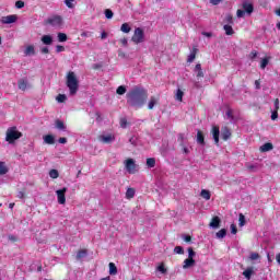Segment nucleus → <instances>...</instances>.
I'll return each mask as SVG.
<instances>
[{
    "instance_id": "obj_57",
    "label": "nucleus",
    "mask_w": 280,
    "mask_h": 280,
    "mask_svg": "<svg viewBox=\"0 0 280 280\" xmlns=\"http://www.w3.org/2000/svg\"><path fill=\"white\" fill-rule=\"evenodd\" d=\"M106 38H108V33H106V31H103L101 34V39L106 40Z\"/></svg>"
},
{
    "instance_id": "obj_40",
    "label": "nucleus",
    "mask_w": 280,
    "mask_h": 280,
    "mask_svg": "<svg viewBox=\"0 0 280 280\" xmlns=\"http://www.w3.org/2000/svg\"><path fill=\"white\" fill-rule=\"evenodd\" d=\"M86 255H88L86 249H80V250L77 253V259H82V258L86 257Z\"/></svg>"
},
{
    "instance_id": "obj_47",
    "label": "nucleus",
    "mask_w": 280,
    "mask_h": 280,
    "mask_svg": "<svg viewBox=\"0 0 280 280\" xmlns=\"http://www.w3.org/2000/svg\"><path fill=\"white\" fill-rule=\"evenodd\" d=\"M15 8H18V10L25 8V2H23L22 0H18L15 2Z\"/></svg>"
},
{
    "instance_id": "obj_48",
    "label": "nucleus",
    "mask_w": 280,
    "mask_h": 280,
    "mask_svg": "<svg viewBox=\"0 0 280 280\" xmlns=\"http://www.w3.org/2000/svg\"><path fill=\"white\" fill-rule=\"evenodd\" d=\"M105 16H106V19H113V16H114L113 10L106 9Z\"/></svg>"
},
{
    "instance_id": "obj_41",
    "label": "nucleus",
    "mask_w": 280,
    "mask_h": 280,
    "mask_svg": "<svg viewBox=\"0 0 280 280\" xmlns=\"http://www.w3.org/2000/svg\"><path fill=\"white\" fill-rule=\"evenodd\" d=\"M57 102H59V104H65V102H67V95L65 94H59L56 97Z\"/></svg>"
},
{
    "instance_id": "obj_54",
    "label": "nucleus",
    "mask_w": 280,
    "mask_h": 280,
    "mask_svg": "<svg viewBox=\"0 0 280 280\" xmlns=\"http://www.w3.org/2000/svg\"><path fill=\"white\" fill-rule=\"evenodd\" d=\"M225 21H226V23H229L230 25H233V15H226V16H225Z\"/></svg>"
},
{
    "instance_id": "obj_61",
    "label": "nucleus",
    "mask_w": 280,
    "mask_h": 280,
    "mask_svg": "<svg viewBox=\"0 0 280 280\" xmlns=\"http://www.w3.org/2000/svg\"><path fill=\"white\" fill-rule=\"evenodd\" d=\"M42 54H49V48L48 47H43L40 49Z\"/></svg>"
},
{
    "instance_id": "obj_27",
    "label": "nucleus",
    "mask_w": 280,
    "mask_h": 280,
    "mask_svg": "<svg viewBox=\"0 0 280 280\" xmlns=\"http://www.w3.org/2000/svg\"><path fill=\"white\" fill-rule=\"evenodd\" d=\"M132 27H130V24L128 23H124L121 26H120V31L124 32V34H130Z\"/></svg>"
},
{
    "instance_id": "obj_43",
    "label": "nucleus",
    "mask_w": 280,
    "mask_h": 280,
    "mask_svg": "<svg viewBox=\"0 0 280 280\" xmlns=\"http://www.w3.org/2000/svg\"><path fill=\"white\" fill-rule=\"evenodd\" d=\"M49 176H50V178H58V176H60V174L58 173V170L52 168L49 171Z\"/></svg>"
},
{
    "instance_id": "obj_8",
    "label": "nucleus",
    "mask_w": 280,
    "mask_h": 280,
    "mask_svg": "<svg viewBox=\"0 0 280 280\" xmlns=\"http://www.w3.org/2000/svg\"><path fill=\"white\" fill-rule=\"evenodd\" d=\"M67 191H68L67 187H63V188L56 191L57 202L59 205H66L67 203V197H66Z\"/></svg>"
},
{
    "instance_id": "obj_53",
    "label": "nucleus",
    "mask_w": 280,
    "mask_h": 280,
    "mask_svg": "<svg viewBox=\"0 0 280 280\" xmlns=\"http://www.w3.org/2000/svg\"><path fill=\"white\" fill-rule=\"evenodd\" d=\"M226 117H229V119H233V118H234V116H233V109L229 108V109L226 110Z\"/></svg>"
},
{
    "instance_id": "obj_14",
    "label": "nucleus",
    "mask_w": 280,
    "mask_h": 280,
    "mask_svg": "<svg viewBox=\"0 0 280 280\" xmlns=\"http://www.w3.org/2000/svg\"><path fill=\"white\" fill-rule=\"evenodd\" d=\"M196 56H198V47L194 46L187 58V62H194V60H196Z\"/></svg>"
},
{
    "instance_id": "obj_36",
    "label": "nucleus",
    "mask_w": 280,
    "mask_h": 280,
    "mask_svg": "<svg viewBox=\"0 0 280 280\" xmlns=\"http://www.w3.org/2000/svg\"><path fill=\"white\" fill-rule=\"evenodd\" d=\"M185 95V92H183V90L178 89L176 92V96L175 100H177V102H183V96Z\"/></svg>"
},
{
    "instance_id": "obj_30",
    "label": "nucleus",
    "mask_w": 280,
    "mask_h": 280,
    "mask_svg": "<svg viewBox=\"0 0 280 280\" xmlns=\"http://www.w3.org/2000/svg\"><path fill=\"white\" fill-rule=\"evenodd\" d=\"M135 188H128L126 191V198L127 200H131V198H135Z\"/></svg>"
},
{
    "instance_id": "obj_19",
    "label": "nucleus",
    "mask_w": 280,
    "mask_h": 280,
    "mask_svg": "<svg viewBox=\"0 0 280 280\" xmlns=\"http://www.w3.org/2000/svg\"><path fill=\"white\" fill-rule=\"evenodd\" d=\"M275 145H272L271 142H266L260 147V152H270V150H273Z\"/></svg>"
},
{
    "instance_id": "obj_31",
    "label": "nucleus",
    "mask_w": 280,
    "mask_h": 280,
    "mask_svg": "<svg viewBox=\"0 0 280 280\" xmlns=\"http://www.w3.org/2000/svg\"><path fill=\"white\" fill-rule=\"evenodd\" d=\"M238 226H246V217L244 213L238 214Z\"/></svg>"
},
{
    "instance_id": "obj_6",
    "label": "nucleus",
    "mask_w": 280,
    "mask_h": 280,
    "mask_svg": "<svg viewBox=\"0 0 280 280\" xmlns=\"http://www.w3.org/2000/svg\"><path fill=\"white\" fill-rule=\"evenodd\" d=\"M45 25H51L52 27H61L62 25V16L52 15L45 20Z\"/></svg>"
},
{
    "instance_id": "obj_16",
    "label": "nucleus",
    "mask_w": 280,
    "mask_h": 280,
    "mask_svg": "<svg viewBox=\"0 0 280 280\" xmlns=\"http://www.w3.org/2000/svg\"><path fill=\"white\" fill-rule=\"evenodd\" d=\"M222 221L220 220V217H213L211 222H210V226L211 229H220V223Z\"/></svg>"
},
{
    "instance_id": "obj_52",
    "label": "nucleus",
    "mask_w": 280,
    "mask_h": 280,
    "mask_svg": "<svg viewBox=\"0 0 280 280\" xmlns=\"http://www.w3.org/2000/svg\"><path fill=\"white\" fill-rule=\"evenodd\" d=\"M126 126H128V120L126 118H121L120 119V127L126 128Z\"/></svg>"
},
{
    "instance_id": "obj_60",
    "label": "nucleus",
    "mask_w": 280,
    "mask_h": 280,
    "mask_svg": "<svg viewBox=\"0 0 280 280\" xmlns=\"http://www.w3.org/2000/svg\"><path fill=\"white\" fill-rule=\"evenodd\" d=\"M222 0H210V3L212 4V5H220V2H221Z\"/></svg>"
},
{
    "instance_id": "obj_34",
    "label": "nucleus",
    "mask_w": 280,
    "mask_h": 280,
    "mask_svg": "<svg viewBox=\"0 0 280 280\" xmlns=\"http://www.w3.org/2000/svg\"><path fill=\"white\" fill-rule=\"evenodd\" d=\"M269 62H270V57H266V58L261 59L260 69H266V67H268Z\"/></svg>"
},
{
    "instance_id": "obj_32",
    "label": "nucleus",
    "mask_w": 280,
    "mask_h": 280,
    "mask_svg": "<svg viewBox=\"0 0 280 280\" xmlns=\"http://www.w3.org/2000/svg\"><path fill=\"white\" fill-rule=\"evenodd\" d=\"M215 235L218 240H224L226 237V229H221Z\"/></svg>"
},
{
    "instance_id": "obj_9",
    "label": "nucleus",
    "mask_w": 280,
    "mask_h": 280,
    "mask_svg": "<svg viewBox=\"0 0 280 280\" xmlns=\"http://www.w3.org/2000/svg\"><path fill=\"white\" fill-rule=\"evenodd\" d=\"M160 102H161L160 95L150 96V100L148 102V110H154V106H159Z\"/></svg>"
},
{
    "instance_id": "obj_45",
    "label": "nucleus",
    "mask_w": 280,
    "mask_h": 280,
    "mask_svg": "<svg viewBox=\"0 0 280 280\" xmlns=\"http://www.w3.org/2000/svg\"><path fill=\"white\" fill-rule=\"evenodd\" d=\"M259 254L258 253H252L250 255H249V259H250V261H257V259H259Z\"/></svg>"
},
{
    "instance_id": "obj_56",
    "label": "nucleus",
    "mask_w": 280,
    "mask_h": 280,
    "mask_svg": "<svg viewBox=\"0 0 280 280\" xmlns=\"http://www.w3.org/2000/svg\"><path fill=\"white\" fill-rule=\"evenodd\" d=\"M56 51H57V54H60V52L65 51V46L57 45L56 46Z\"/></svg>"
},
{
    "instance_id": "obj_15",
    "label": "nucleus",
    "mask_w": 280,
    "mask_h": 280,
    "mask_svg": "<svg viewBox=\"0 0 280 280\" xmlns=\"http://www.w3.org/2000/svg\"><path fill=\"white\" fill-rule=\"evenodd\" d=\"M221 137L223 141H229V139H231V129H229V127L223 128L221 132Z\"/></svg>"
},
{
    "instance_id": "obj_38",
    "label": "nucleus",
    "mask_w": 280,
    "mask_h": 280,
    "mask_svg": "<svg viewBox=\"0 0 280 280\" xmlns=\"http://www.w3.org/2000/svg\"><path fill=\"white\" fill-rule=\"evenodd\" d=\"M57 38L59 43H67V39H68L67 34L65 33H58Z\"/></svg>"
},
{
    "instance_id": "obj_42",
    "label": "nucleus",
    "mask_w": 280,
    "mask_h": 280,
    "mask_svg": "<svg viewBox=\"0 0 280 280\" xmlns=\"http://www.w3.org/2000/svg\"><path fill=\"white\" fill-rule=\"evenodd\" d=\"M75 2V0H65V4L67 5V8H69L70 10H73V8H75V4H73Z\"/></svg>"
},
{
    "instance_id": "obj_39",
    "label": "nucleus",
    "mask_w": 280,
    "mask_h": 280,
    "mask_svg": "<svg viewBox=\"0 0 280 280\" xmlns=\"http://www.w3.org/2000/svg\"><path fill=\"white\" fill-rule=\"evenodd\" d=\"M117 95H126V85H119L116 90Z\"/></svg>"
},
{
    "instance_id": "obj_7",
    "label": "nucleus",
    "mask_w": 280,
    "mask_h": 280,
    "mask_svg": "<svg viewBox=\"0 0 280 280\" xmlns=\"http://www.w3.org/2000/svg\"><path fill=\"white\" fill-rule=\"evenodd\" d=\"M125 167L128 174H137V172H139V170L137 168V163H135L133 159H127L125 161Z\"/></svg>"
},
{
    "instance_id": "obj_26",
    "label": "nucleus",
    "mask_w": 280,
    "mask_h": 280,
    "mask_svg": "<svg viewBox=\"0 0 280 280\" xmlns=\"http://www.w3.org/2000/svg\"><path fill=\"white\" fill-rule=\"evenodd\" d=\"M201 198L205 200H211V192L207 189H202L200 192Z\"/></svg>"
},
{
    "instance_id": "obj_3",
    "label": "nucleus",
    "mask_w": 280,
    "mask_h": 280,
    "mask_svg": "<svg viewBox=\"0 0 280 280\" xmlns=\"http://www.w3.org/2000/svg\"><path fill=\"white\" fill-rule=\"evenodd\" d=\"M242 8L243 9H238L236 11V16L237 19H244V16H250V14H253L255 12V5L253 4V2L249 1H244L242 3Z\"/></svg>"
},
{
    "instance_id": "obj_55",
    "label": "nucleus",
    "mask_w": 280,
    "mask_h": 280,
    "mask_svg": "<svg viewBox=\"0 0 280 280\" xmlns=\"http://www.w3.org/2000/svg\"><path fill=\"white\" fill-rule=\"evenodd\" d=\"M249 58H250V60H255V58H257V50H253V51L249 54Z\"/></svg>"
},
{
    "instance_id": "obj_44",
    "label": "nucleus",
    "mask_w": 280,
    "mask_h": 280,
    "mask_svg": "<svg viewBox=\"0 0 280 280\" xmlns=\"http://www.w3.org/2000/svg\"><path fill=\"white\" fill-rule=\"evenodd\" d=\"M196 257V252L194 247H188V259H194Z\"/></svg>"
},
{
    "instance_id": "obj_22",
    "label": "nucleus",
    "mask_w": 280,
    "mask_h": 280,
    "mask_svg": "<svg viewBox=\"0 0 280 280\" xmlns=\"http://www.w3.org/2000/svg\"><path fill=\"white\" fill-rule=\"evenodd\" d=\"M42 43L44 45H51V43H54V37H51V35H44L42 37Z\"/></svg>"
},
{
    "instance_id": "obj_11",
    "label": "nucleus",
    "mask_w": 280,
    "mask_h": 280,
    "mask_svg": "<svg viewBox=\"0 0 280 280\" xmlns=\"http://www.w3.org/2000/svg\"><path fill=\"white\" fill-rule=\"evenodd\" d=\"M16 15H7L1 18L2 25H10L12 23H16Z\"/></svg>"
},
{
    "instance_id": "obj_20",
    "label": "nucleus",
    "mask_w": 280,
    "mask_h": 280,
    "mask_svg": "<svg viewBox=\"0 0 280 280\" xmlns=\"http://www.w3.org/2000/svg\"><path fill=\"white\" fill-rule=\"evenodd\" d=\"M197 143H199V145H205V133H202L201 130L197 131Z\"/></svg>"
},
{
    "instance_id": "obj_1",
    "label": "nucleus",
    "mask_w": 280,
    "mask_h": 280,
    "mask_svg": "<svg viewBox=\"0 0 280 280\" xmlns=\"http://www.w3.org/2000/svg\"><path fill=\"white\" fill-rule=\"evenodd\" d=\"M127 104L132 108H143L145 102H148V90L141 86H136L127 94Z\"/></svg>"
},
{
    "instance_id": "obj_63",
    "label": "nucleus",
    "mask_w": 280,
    "mask_h": 280,
    "mask_svg": "<svg viewBox=\"0 0 280 280\" xmlns=\"http://www.w3.org/2000/svg\"><path fill=\"white\" fill-rule=\"evenodd\" d=\"M58 142L65 144L67 143V138H59Z\"/></svg>"
},
{
    "instance_id": "obj_62",
    "label": "nucleus",
    "mask_w": 280,
    "mask_h": 280,
    "mask_svg": "<svg viewBox=\"0 0 280 280\" xmlns=\"http://www.w3.org/2000/svg\"><path fill=\"white\" fill-rule=\"evenodd\" d=\"M184 241H185L187 244H189V242H191V236L186 235V236L184 237Z\"/></svg>"
},
{
    "instance_id": "obj_33",
    "label": "nucleus",
    "mask_w": 280,
    "mask_h": 280,
    "mask_svg": "<svg viewBox=\"0 0 280 280\" xmlns=\"http://www.w3.org/2000/svg\"><path fill=\"white\" fill-rule=\"evenodd\" d=\"M109 275H117V266L115 265V262H109Z\"/></svg>"
},
{
    "instance_id": "obj_4",
    "label": "nucleus",
    "mask_w": 280,
    "mask_h": 280,
    "mask_svg": "<svg viewBox=\"0 0 280 280\" xmlns=\"http://www.w3.org/2000/svg\"><path fill=\"white\" fill-rule=\"evenodd\" d=\"M21 137H23V133L16 130V127H11L7 130L5 141H8V143H14L18 139H21Z\"/></svg>"
},
{
    "instance_id": "obj_18",
    "label": "nucleus",
    "mask_w": 280,
    "mask_h": 280,
    "mask_svg": "<svg viewBox=\"0 0 280 280\" xmlns=\"http://www.w3.org/2000/svg\"><path fill=\"white\" fill-rule=\"evenodd\" d=\"M18 89L20 91H27V79H21L18 81Z\"/></svg>"
},
{
    "instance_id": "obj_24",
    "label": "nucleus",
    "mask_w": 280,
    "mask_h": 280,
    "mask_svg": "<svg viewBox=\"0 0 280 280\" xmlns=\"http://www.w3.org/2000/svg\"><path fill=\"white\" fill-rule=\"evenodd\" d=\"M55 127L57 128V130H67V126H65V121L57 119L55 121Z\"/></svg>"
},
{
    "instance_id": "obj_25",
    "label": "nucleus",
    "mask_w": 280,
    "mask_h": 280,
    "mask_svg": "<svg viewBox=\"0 0 280 280\" xmlns=\"http://www.w3.org/2000/svg\"><path fill=\"white\" fill-rule=\"evenodd\" d=\"M254 272L255 271H253V267H249L243 271V276L245 277V279L250 280V277H253Z\"/></svg>"
},
{
    "instance_id": "obj_46",
    "label": "nucleus",
    "mask_w": 280,
    "mask_h": 280,
    "mask_svg": "<svg viewBox=\"0 0 280 280\" xmlns=\"http://www.w3.org/2000/svg\"><path fill=\"white\" fill-rule=\"evenodd\" d=\"M159 272H162V275H165L167 272V269L165 268V265L162 262L160 266H158Z\"/></svg>"
},
{
    "instance_id": "obj_35",
    "label": "nucleus",
    "mask_w": 280,
    "mask_h": 280,
    "mask_svg": "<svg viewBox=\"0 0 280 280\" xmlns=\"http://www.w3.org/2000/svg\"><path fill=\"white\" fill-rule=\"evenodd\" d=\"M8 173V166H5L4 162H0V176H4Z\"/></svg>"
},
{
    "instance_id": "obj_12",
    "label": "nucleus",
    "mask_w": 280,
    "mask_h": 280,
    "mask_svg": "<svg viewBox=\"0 0 280 280\" xmlns=\"http://www.w3.org/2000/svg\"><path fill=\"white\" fill-rule=\"evenodd\" d=\"M212 137H213L215 145H219V143H220V127H218V126L212 127Z\"/></svg>"
},
{
    "instance_id": "obj_64",
    "label": "nucleus",
    "mask_w": 280,
    "mask_h": 280,
    "mask_svg": "<svg viewBox=\"0 0 280 280\" xmlns=\"http://www.w3.org/2000/svg\"><path fill=\"white\" fill-rule=\"evenodd\" d=\"M276 261L280 265V253L276 255Z\"/></svg>"
},
{
    "instance_id": "obj_5",
    "label": "nucleus",
    "mask_w": 280,
    "mask_h": 280,
    "mask_svg": "<svg viewBox=\"0 0 280 280\" xmlns=\"http://www.w3.org/2000/svg\"><path fill=\"white\" fill-rule=\"evenodd\" d=\"M131 40L136 45H139V44L143 43V40H145V33L143 32V28L137 27L135 30V33H133L132 37H131Z\"/></svg>"
},
{
    "instance_id": "obj_23",
    "label": "nucleus",
    "mask_w": 280,
    "mask_h": 280,
    "mask_svg": "<svg viewBox=\"0 0 280 280\" xmlns=\"http://www.w3.org/2000/svg\"><path fill=\"white\" fill-rule=\"evenodd\" d=\"M223 30H224L226 36H233L235 34V31H233V26H231L229 24H225L223 26Z\"/></svg>"
},
{
    "instance_id": "obj_28",
    "label": "nucleus",
    "mask_w": 280,
    "mask_h": 280,
    "mask_svg": "<svg viewBox=\"0 0 280 280\" xmlns=\"http://www.w3.org/2000/svg\"><path fill=\"white\" fill-rule=\"evenodd\" d=\"M147 166L149 168L155 167L156 166V159L154 158H148L147 159Z\"/></svg>"
},
{
    "instance_id": "obj_17",
    "label": "nucleus",
    "mask_w": 280,
    "mask_h": 280,
    "mask_svg": "<svg viewBox=\"0 0 280 280\" xmlns=\"http://www.w3.org/2000/svg\"><path fill=\"white\" fill-rule=\"evenodd\" d=\"M195 73H197V78H205V71H202V65L197 63L194 69Z\"/></svg>"
},
{
    "instance_id": "obj_51",
    "label": "nucleus",
    "mask_w": 280,
    "mask_h": 280,
    "mask_svg": "<svg viewBox=\"0 0 280 280\" xmlns=\"http://www.w3.org/2000/svg\"><path fill=\"white\" fill-rule=\"evenodd\" d=\"M231 233L232 235H237V226L235 224H231Z\"/></svg>"
},
{
    "instance_id": "obj_2",
    "label": "nucleus",
    "mask_w": 280,
    "mask_h": 280,
    "mask_svg": "<svg viewBox=\"0 0 280 280\" xmlns=\"http://www.w3.org/2000/svg\"><path fill=\"white\" fill-rule=\"evenodd\" d=\"M67 86L70 91V95H75L78 93V89L80 88V83L78 81V77H75V72L70 71L67 74Z\"/></svg>"
},
{
    "instance_id": "obj_59",
    "label": "nucleus",
    "mask_w": 280,
    "mask_h": 280,
    "mask_svg": "<svg viewBox=\"0 0 280 280\" xmlns=\"http://www.w3.org/2000/svg\"><path fill=\"white\" fill-rule=\"evenodd\" d=\"M18 198H20L21 200H23V198H25V192H24V191H19V192H18Z\"/></svg>"
},
{
    "instance_id": "obj_13",
    "label": "nucleus",
    "mask_w": 280,
    "mask_h": 280,
    "mask_svg": "<svg viewBox=\"0 0 280 280\" xmlns=\"http://www.w3.org/2000/svg\"><path fill=\"white\" fill-rule=\"evenodd\" d=\"M196 266V259L194 258H186L183 262V269L188 270V268H194Z\"/></svg>"
},
{
    "instance_id": "obj_37",
    "label": "nucleus",
    "mask_w": 280,
    "mask_h": 280,
    "mask_svg": "<svg viewBox=\"0 0 280 280\" xmlns=\"http://www.w3.org/2000/svg\"><path fill=\"white\" fill-rule=\"evenodd\" d=\"M173 253H175V255H185V248H183V246H176Z\"/></svg>"
},
{
    "instance_id": "obj_50",
    "label": "nucleus",
    "mask_w": 280,
    "mask_h": 280,
    "mask_svg": "<svg viewBox=\"0 0 280 280\" xmlns=\"http://www.w3.org/2000/svg\"><path fill=\"white\" fill-rule=\"evenodd\" d=\"M120 45H122V47H128V38L122 37L121 39H119Z\"/></svg>"
},
{
    "instance_id": "obj_49",
    "label": "nucleus",
    "mask_w": 280,
    "mask_h": 280,
    "mask_svg": "<svg viewBox=\"0 0 280 280\" xmlns=\"http://www.w3.org/2000/svg\"><path fill=\"white\" fill-rule=\"evenodd\" d=\"M279 118V110L275 109L272 113H271V119L272 121H275L276 119Z\"/></svg>"
},
{
    "instance_id": "obj_10",
    "label": "nucleus",
    "mask_w": 280,
    "mask_h": 280,
    "mask_svg": "<svg viewBox=\"0 0 280 280\" xmlns=\"http://www.w3.org/2000/svg\"><path fill=\"white\" fill-rule=\"evenodd\" d=\"M98 141H101V143L110 144L113 141H115V136L113 133L107 136H98Z\"/></svg>"
},
{
    "instance_id": "obj_21",
    "label": "nucleus",
    "mask_w": 280,
    "mask_h": 280,
    "mask_svg": "<svg viewBox=\"0 0 280 280\" xmlns=\"http://www.w3.org/2000/svg\"><path fill=\"white\" fill-rule=\"evenodd\" d=\"M44 141L45 143H47L48 145H54V143H56V139L54 138L52 135H46L44 137Z\"/></svg>"
},
{
    "instance_id": "obj_29",
    "label": "nucleus",
    "mask_w": 280,
    "mask_h": 280,
    "mask_svg": "<svg viewBox=\"0 0 280 280\" xmlns=\"http://www.w3.org/2000/svg\"><path fill=\"white\" fill-rule=\"evenodd\" d=\"M24 54L25 56H34V54H36V50L34 49V46L30 45L26 47Z\"/></svg>"
},
{
    "instance_id": "obj_58",
    "label": "nucleus",
    "mask_w": 280,
    "mask_h": 280,
    "mask_svg": "<svg viewBox=\"0 0 280 280\" xmlns=\"http://www.w3.org/2000/svg\"><path fill=\"white\" fill-rule=\"evenodd\" d=\"M275 110H279V98L273 101Z\"/></svg>"
}]
</instances>
